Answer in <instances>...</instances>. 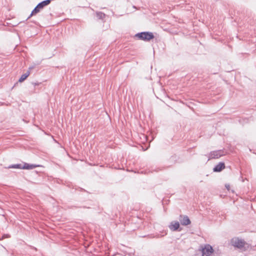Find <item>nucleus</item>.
<instances>
[{
  "instance_id": "2",
  "label": "nucleus",
  "mask_w": 256,
  "mask_h": 256,
  "mask_svg": "<svg viewBox=\"0 0 256 256\" xmlns=\"http://www.w3.org/2000/svg\"><path fill=\"white\" fill-rule=\"evenodd\" d=\"M51 2V0H44V1L38 3L37 6L34 8L30 16L28 17V19L30 18L33 15H35L38 12H39L41 10L43 9V8L48 5Z\"/></svg>"
},
{
  "instance_id": "19",
  "label": "nucleus",
  "mask_w": 256,
  "mask_h": 256,
  "mask_svg": "<svg viewBox=\"0 0 256 256\" xmlns=\"http://www.w3.org/2000/svg\"><path fill=\"white\" fill-rule=\"evenodd\" d=\"M34 68V66H31L29 68V70H31Z\"/></svg>"
},
{
  "instance_id": "16",
  "label": "nucleus",
  "mask_w": 256,
  "mask_h": 256,
  "mask_svg": "<svg viewBox=\"0 0 256 256\" xmlns=\"http://www.w3.org/2000/svg\"><path fill=\"white\" fill-rule=\"evenodd\" d=\"M80 190H81V195L82 194V192H86V191L84 188H81Z\"/></svg>"
},
{
  "instance_id": "4",
  "label": "nucleus",
  "mask_w": 256,
  "mask_h": 256,
  "mask_svg": "<svg viewBox=\"0 0 256 256\" xmlns=\"http://www.w3.org/2000/svg\"><path fill=\"white\" fill-rule=\"evenodd\" d=\"M224 155L225 154L224 150L212 151L208 154V160L213 158H218Z\"/></svg>"
},
{
  "instance_id": "8",
  "label": "nucleus",
  "mask_w": 256,
  "mask_h": 256,
  "mask_svg": "<svg viewBox=\"0 0 256 256\" xmlns=\"http://www.w3.org/2000/svg\"><path fill=\"white\" fill-rule=\"evenodd\" d=\"M226 168L225 164L224 162H220L216 164L213 168V172H222Z\"/></svg>"
},
{
  "instance_id": "10",
  "label": "nucleus",
  "mask_w": 256,
  "mask_h": 256,
  "mask_svg": "<svg viewBox=\"0 0 256 256\" xmlns=\"http://www.w3.org/2000/svg\"><path fill=\"white\" fill-rule=\"evenodd\" d=\"M96 16L98 20H103L106 17V14L102 12H96Z\"/></svg>"
},
{
  "instance_id": "20",
  "label": "nucleus",
  "mask_w": 256,
  "mask_h": 256,
  "mask_svg": "<svg viewBox=\"0 0 256 256\" xmlns=\"http://www.w3.org/2000/svg\"><path fill=\"white\" fill-rule=\"evenodd\" d=\"M84 248H86V246L85 244H84Z\"/></svg>"
},
{
  "instance_id": "18",
  "label": "nucleus",
  "mask_w": 256,
  "mask_h": 256,
  "mask_svg": "<svg viewBox=\"0 0 256 256\" xmlns=\"http://www.w3.org/2000/svg\"><path fill=\"white\" fill-rule=\"evenodd\" d=\"M32 84L35 86H37V85H38V83H32Z\"/></svg>"
},
{
  "instance_id": "7",
  "label": "nucleus",
  "mask_w": 256,
  "mask_h": 256,
  "mask_svg": "<svg viewBox=\"0 0 256 256\" xmlns=\"http://www.w3.org/2000/svg\"><path fill=\"white\" fill-rule=\"evenodd\" d=\"M179 220L182 226H188L191 223L190 219L186 215H180Z\"/></svg>"
},
{
  "instance_id": "12",
  "label": "nucleus",
  "mask_w": 256,
  "mask_h": 256,
  "mask_svg": "<svg viewBox=\"0 0 256 256\" xmlns=\"http://www.w3.org/2000/svg\"><path fill=\"white\" fill-rule=\"evenodd\" d=\"M162 168H150L149 169L148 172L152 173L153 172H158L162 171Z\"/></svg>"
},
{
  "instance_id": "15",
  "label": "nucleus",
  "mask_w": 256,
  "mask_h": 256,
  "mask_svg": "<svg viewBox=\"0 0 256 256\" xmlns=\"http://www.w3.org/2000/svg\"><path fill=\"white\" fill-rule=\"evenodd\" d=\"M176 155H174V156H171L170 159L172 160H174V161L175 162L176 160Z\"/></svg>"
},
{
  "instance_id": "1",
  "label": "nucleus",
  "mask_w": 256,
  "mask_h": 256,
  "mask_svg": "<svg viewBox=\"0 0 256 256\" xmlns=\"http://www.w3.org/2000/svg\"><path fill=\"white\" fill-rule=\"evenodd\" d=\"M134 38L144 42H150L154 38V34L150 32H142L136 34Z\"/></svg>"
},
{
  "instance_id": "13",
  "label": "nucleus",
  "mask_w": 256,
  "mask_h": 256,
  "mask_svg": "<svg viewBox=\"0 0 256 256\" xmlns=\"http://www.w3.org/2000/svg\"><path fill=\"white\" fill-rule=\"evenodd\" d=\"M22 166L21 164H12L9 166V168H22Z\"/></svg>"
},
{
  "instance_id": "9",
  "label": "nucleus",
  "mask_w": 256,
  "mask_h": 256,
  "mask_svg": "<svg viewBox=\"0 0 256 256\" xmlns=\"http://www.w3.org/2000/svg\"><path fill=\"white\" fill-rule=\"evenodd\" d=\"M39 166V165L37 164L24 163V164L22 166V168L26 170H32Z\"/></svg>"
},
{
  "instance_id": "5",
  "label": "nucleus",
  "mask_w": 256,
  "mask_h": 256,
  "mask_svg": "<svg viewBox=\"0 0 256 256\" xmlns=\"http://www.w3.org/2000/svg\"><path fill=\"white\" fill-rule=\"evenodd\" d=\"M202 256H210L213 252L212 247L209 244H206L201 250Z\"/></svg>"
},
{
  "instance_id": "11",
  "label": "nucleus",
  "mask_w": 256,
  "mask_h": 256,
  "mask_svg": "<svg viewBox=\"0 0 256 256\" xmlns=\"http://www.w3.org/2000/svg\"><path fill=\"white\" fill-rule=\"evenodd\" d=\"M30 71H28L26 73L22 75L20 79L18 80V82H24L30 75Z\"/></svg>"
},
{
  "instance_id": "6",
  "label": "nucleus",
  "mask_w": 256,
  "mask_h": 256,
  "mask_svg": "<svg viewBox=\"0 0 256 256\" xmlns=\"http://www.w3.org/2000/svg\"><path fill=\"white\" fill-rule=\"evenodd\" d=\"M168 227L171 230L174 232H180L182 230V228L180 227V224L178 221H172Z\"/></svg>"
},
{
  "instance_id": "17",
  "label": "nucleus",
  "mask_w": 256,
  "mask_h": 256,
  "mask_svg": "<svg viewBox=\"0 0 256 256\" xmlns=\"http://www.w3.org/2000/svg\"><path fill=\"white\" fill-rule=\"evenodd\" d=\"M80 234H81V240L82 239V237L84 238V234H82V232H80Z\"/></svg>"
},
{
  "instance_id": "3",
  "label": "nucleus",
  "mask_w": 256,
  "mask_h": 256,
  "mask_svg": "<svg viewBox=\"0 0 256 256\" xmlns=\"http://www.w3.org/2000/svg\"><path fill=\"white\" fill-rule=\"evenodd\" d=\"M232 245L239 249L243 248L246 244V242L238 238H234L231 240Z\"/></svg>"
},
{
  "instance_id": "14",
  "label": "nucleus",
  "mask_w": 256,
  "mask_h": 256,
  "mask_svg": "<svg viewBox=\"0 0 256 256\" xmlns=\"http://www.w3.org/2000/svg\"><path fill=\"white\" fill-rule=\"evenodd\" d=\"M166 234H167V233L165 232L164 233L162 234H156L155 235H154V236H151L150 238H161V237H162V236H166Z\"/></svg>"
}]
</instances>
